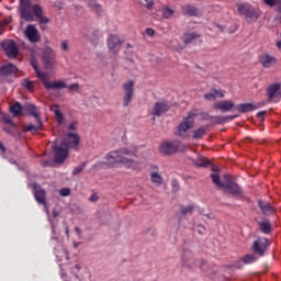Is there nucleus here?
Returning a JSON list of instances; mask_svg holds the SVG:
<instances>
[{
  "mask_svg": "<svg viewBox=\"0 0 281 281\" xmlns=\"http://www.w3.org/2000/svg\"><path fill=\"white\" fill-rule=\"evenodd\" d=\"M137 158V147H122L116 150H112L105 155V160L109 166H115L116 164H122L125 168H131L132 170H139L142 164L146 161V158L136 160Z\"/></svg>",
  "mask_w": 281,
  "mask_h": 281,
  "instance_id": "obj_1",
  "label": "nucleus"
},
{
  "mask_svg": "<svg viewBox=\"0 0 281 281\" xmlns=\"http://www.w3.org/2000/svg\"><path fill=\"white\" fill-rule=\"evenodd\" d=\"M79 144L80 136L71 132L67 134V137L64 138L60 144L54 142L52 148L55 164H65V160L69 157V148H78Z\"/></svg>",
  "mask_w": 281,
  "mask_h": 281,
  "instance_id": "obj_2",
  "label": "nucleus"
},
{
  "mask_svg": "<svg viewBox=\"0 0 281 281\" xmlns=\"http://www.w3.org/2000/svg\"><path fill=\"white\" fill-rule=\"evenodd\" d=\"M20 19L23 21H34L36 16L41 25H47L49 18L43 14V7L41 4H33L31 0H20Z\"/></svg>",
  "mask_w": 281,
  "mask_h": 281,
  "instance_id": "obj_3",
  "label": "nucleus"
},
{
  "mask_svg": "<svg viewBox=\"0 0 281 281\" xmlns=\"http://www.w3.org/2000/svg\"><path fill=\"white\" fill-rule=\"evenodd\" d=\"M211 179L214 186H216L220 189L227 190L228 194H232L233 196H243V188L236 181L232 179V176L224 175V180L221 181V176L218 175V171H215L211 173Z\"/></svg>",
  "mask_w": 281,
  "mask_h": 281,
  "instance_id": "obj_4",
  "label": "nucleus"
},
{
  "mask_svg": "<svg viewBox=\"0 0 281 281\" xmlns=\"http://www.w3.org/2000/svg\"><path fill=\"white\" fill-rule=\"evenodd\" d=\"M194 117H196V113H188L187 117H184V120L178 125V137H182V139H188V137H190V135H188V131H190V128H194Z\"/></svg>",
  "mask_w": 281,
  "mask_h": 281,
  "instance_id": "obj_5",
  "label": "nucleus"
},
{
  "mask_svg": "<svg viewBox=\"0 0 281 281\" xmlns=\"http://www.w3.org/2000/svg\"><path fill=\"white\" fill-rule=\"evenodd\" d=\"M186 150V145L179 140L164 142L160 145V153L162 155H175V153H183Z\"/></svg>",
  "mask_w": 281,
  "mask_h": 281,
  "instance_id": "obj_6",
  "label": "nucleus"
},
{
  "mask_svg": "<svg viewBox=\"0 0 281 281\" xmlns=\"http://www.w3.org/2000/svg\"><path fill=\"white\" fill-rule=\"evenodd\" d=\"M238 13L245 16L248 23H255L258 21V11L249 3L237 4Z\"/></svg>",
  "mask_w": 281,
  "mask_h": 281,
  "instance_id": "obj_7",
  "label": "nucleus"
},
{
  "mask_svg": "<svg viewBox=\"0 0 281 281\" xmlns=\"http://www.w3.org/2000/svg\"><path fill=\"white\" fill-rule=\"evenodd\" d=\"M45 69H54L56 66V52L52 47H45L42 53Z\"/></svg>",
  "mask_w": 281,
  "mask_h": 281,
  "instance_id": "obj_8",
  "label": "nucleus"
},
{
  "mask_svg": "<svg viewBox=\"0 0 281 281\" xmlns=\"http://www.w3.org/2000/svg\"><path fill=\"white\" fill-rule=\"evenodd\" d=\"M123 106L126 108L133 102V95L135 94V82L128 80L123 83Z\"/></svg>",
  "mask_w": 281,
  "mask_h": 281,
  "instance_id": "obj_9",
  "label": "nucleus"
},
{
  "mask_svg": "<svg viewBox=\"0 0 281 281\" xmlns=\"http://www.w3.org/2000/svg\"><path fill=\"white\" fill-rule=\"evenodd\" d=\"M0 45L8 58H16V56H19V46L13 40L3 41Z\"/></svg>",
  "mask_w": 281,
  "mask_h": 281,
  "instance_id": "obj_10",
  "label": "nucleus"
},
{
  "mask_svg": "<svg viewBox=\"0 0 281 281\" xmlns=\"http://www.w3.org/2000/svg\"><path fill=\"white\" fill-rule=\"evenodd\" d=\"M24 36L30 41V43H38V41H41V33H38L36 25L33 24H29L25 27Z\"/></svg>",
  "mask_w": 281,
  "mask_h": 281,
  "instance_id": "obj_11",
  "label": "nucleus"
},
{
  "mask_svg": "<svg viewBox=\"0 0 281 281\" xmlns=\"http://www.w3.org/2000/svg\"><path fill=\"white\" fill-rule=\"evenodd\" d=\"M269 239L267 238H258L254 241L252 251L258 254V256H265V251H267V247H269Z\"/></svg>",
  "mask_w": 281,
  "mask_h": 281,
  "instance_id": "obj_12",
  "label": "nucleus"
},
{
  "mask_svg": "<svg viewBox=\"0 0 281 281\" xmlns=\"http://www.w3.org/2000/svg\"><path fill=\"white\" fill-rule=\"evenodd\" d=\"M32 188L34 192V198L37 201V203H40L41 205H47L46 193L44 189L41 188V186H38V183L36 182L32 184Z\"/></svg>",
  "mask_w": 281,
  "mask_h": 281,
  "instance_id": "obj_13",
  "label": "nucleus"
},
{
  "mask_svg": "<svg viewBox=\"0 0 281 281\" xmlns=\"http://www.w3.org/2000/svg\"><path fill=\"white\" fill-rule=\"evenodd\" d=\"M259 63L263 69H271V67H276V65H278V58L269 54H263L259 57Z\"/></svg>",
  "mask_w": 281,
  "mask_h": 281,
  "instance_id": "obj_14",
  "label": "nucleus"
},
{
  "mask_svg": "<svg viewBox=\"0 0 281 281\" xmlns=\"http://www.w3.org/2000/svg\"><path fill=\"white\" fill-rule=\"evenodd\" d=\"M108 47L110 52L117 54V52H120V47H122V40H120L117 35H110L108 38Z\"/></svg>",
  "mask_w": 281,
  "mask_h": 281,
  "instance_id": "obj_15",
  "label": "nucleus"
},
{
  "mask_svg": "<svg viewBox=\"0 0 281 281\" xmlns=\"http://www.w3.org/2000/svg\"><path fill=\"white\" fill-rule=\"evenodd\" d=\"M258 207L265 216H272V214H276V207L271 205V203L267 201H259L258 202Z\"/></svg>",
  "mask_w": 281,
  "mask_h": 281,
  "instance_id": "obj_16",
  "label": "nucleus"
},
{
  "mask_svg": "<svg viewBox=\"0 0 281 281\" xmlns=\"http://www.w3.org/2000/svg\"><path fill=\"white\" fill-rule=\"evenodd\" d=\"M267 95L269 100H276L277 95H281V85L280 83L270 85L267 89Z\"/></svg>",
  "mask_w": 281,
  "mask_h": 281,
  "instance_id": "obj_17",
  "label": "nucleus"
},
{
  "mask_svg": "<svg viewBox=\"0 0 281 281\" xmlns=\"http://www.w3.org/2000/svg\"><path fill=\"white\" fill-rule=\"evenodd\" d=\"M214 109H217V111H222V113H227L234 109V102L228 101V100L222 101V102H216L214 104Z\"/></svg>",
  "mask_w": 281,
  "mask_h": 281,
  "instance_id": "obj_18",
  "label": "nucleus"
},
{
  "mask_svg": "<svg viewBox=\"0 0 281 281\" xmlns=\"http://www.w3.org/2000/svg\"><path fill=\"white\" fill-rule=\"evenodd\" d=\"M167 112H168V103L157 102L154 105L153 115H156L157 117H159V116L164 115V113H167Z\"/></svg>",
  "mask_w": 281,
  "mask_h": 281,
  "instance_id": "obj_19",
  "label": "nucleus"
},
{
  "mask_svg": "<svg viewBox=\"0 0 281 281\" xmlns=\"http://www.w3.org/2000/svg\"><path fill=\"white\" fill-rule=\"evenodd\" d=\"M182 10V14L184 16H198L199 15V10L196 9V7L192 5V4H184L181 7Z\"/></svg>",
  "mask_w": 281,
  "mask_h": 281,
  "instance_id": "obj_20",
  "label": "nucleus"
},
{
  "mask_svg": "<svg viewBox=\"0 0 281 281\" xmlns=\"http://www.w3.org/2000/svg\"><path fill=\"white\" fill-rule=\"evenodd\" d=\"M36 125L34 124H26L24 125V132L25 133H38V131L43 130V121L41 119H35Z\"/></svg>",
  "mask_w": 281,
  "mask_h": 281,
  "instance_id": "obj_21",
  "label": "nucleus"
},
{
  "mask_svg": "<svg viewBox=\"0 0 281 281\" xmlns=\"http://www.w3.org/2000/svg\"><path fill=\"white\" fill-rule=\"evenodd\" d=\"M45 89H67V82L55 80L45 82Z\"/></svg>",
  "mask_w": 281,
  "mask_h": 281,
  "instance_id": "obj_22",
  "label": "nucleus"
},
{
  "mask_svg": "<svg viewBox=\"0 0 281 281\" xmlns=\"http://www.w3.org/2000/svg\"><path fill=\"white\" fill-rule=\"evenodd\" d=\"M205 100L214 102L216 98H225V94L221 90L212 89L211 92L204 94Z\"/></svg>",
  "mask_w": 281,
  "mask_h": 281,
  "instance_id": "obj_23",
  "label": "nucleus"
},
{
  "mask_svg": "<svg viewBox=\"0 0 281 281\" xmlns=\"http://www.w3.org/2000/svg\"><path fill=\"white\" fill-rule=\"evenodd\" d=\"M19 71V68L14 66L13 64H7L0 68V74L2 76H9V74H16Z\"/></svg>",
  "mask_w": 281,
  "mask_h": 281,
  "instance_id": "obj_24",
  "label": "nucleus"
},
{
  "mask_svg": "<svg viewBox=\"0 0 281 281\" xmlns=\"http://www.w3.org/2000/svg\"><path fill=\"white\" fill-rule=\"evenodd\" d=\"M237 111L239 113H251L255 109H258L254 103H241L237 105Z\"/></svg>",
  "mask_w": 281,
  "mask_h": 281,
  "instance_id": "obj_25",
  "label": "nucleus"
},
{
  "mask_svg": "<svg viewBox=\"0 0 281 281\" xmlns=\"http://www.w3.org/2000/svg\"><path fill=\"white\" fill-rule=\"evenodd\" d=\"M24 111L27 115H31L35 120H41V116L38 115V111L36 110V105L27 104L24 106Z\"/></svg>",
  "mask_w": 281,
  "mask_h": 281,
  "instance_id": "obj_26",
  "label": "nucleus"
},
{
  "mask_svg": "<svg viewBox=\"0 0 281 281\" xmlns=\"http://www.w3.org/2000/svg\"><path fill=\"white\" fill-rule=\"evenodd\" d=\"M191 261H192V252L184 250L182 252V267L192 269V266L190 265Z\"/></svg>",
  "mask_w": 281,
  "mask_h": 281,
  "instance_id": "obj_27",
  "label": "nucleus"
},
{
  "mask_svg": "<svg viewBox=\"0 0 281 281\" xmlns=\"http://www.w3.org/2000/svg\"><path fill=\"white\" fill-rule=\"evenodd\" d=\"M207 133V126H201L198 130L193 131V139H203Z\"/></svg>",
  "mask_w": 281,
  "mask_h": 281,
  "instance_id": "obj_28",
  "label": "nucleus"
},
{
  "mask_svg": "<svg viewBox=\"0 0 281 281\" xmlns=\"http://www.w3.org/2000/svg\"><path fill=\"white\" fill-rule=\"evenodd\" d=\"M194 38H199V34H196L195 32H191V33H186L183 35V43L184 45H190V43H192V41H194Z\"/></svg>",
  "mask_w": 281,
  "mask_h": 281,
  "instance_id": "obj_29",
  "label": "nucleus"
},
{
  "mask_svg": "<svg viewBox=\"0 0 281 281\" xmlns=\"http://www.w3.org/2000/svg\"><path fill=\"white\" fill-rule=\"evenodd\" d=\"M10 111L11 113H13L14 117H16L18 115H21V113H23V105L16 102L13 105H11Z\"/></svg>",
  "mask_w": 281,
  "mask_h": 281,
  "instance_id": "obj_30",
  "label": "nucleus"
},
{
  "mask_svg": "<svg viewBox=\"0 0 281 281\" xmlns=\"http://www.w3.org/2000/svg\"><path fill=\"white\" fill-rule=\"evenodd\" d=\"M259 227L263 234H271V222L269 221L260 222Z\"/></svg>",
  "mask_w": 281,
  "mask_h": 281,
  "instance_id": "obj_31",
  "label": "nucleus"
},
{
  "mask_svg": "<svg viewBox=\"0 0 281 281\" xmlns=\"http://www.w3.org/2000/svg\"><path fill=\"white\" fill-rule=\"evenodd\" d=\"M150 181H151V183H156L157 186H161V183H164V177H161V175H159L157 172H153L150 175Z\"/></svg>",
  "mask_w": 281,
  "mask_h": 281,
  "instance_id": "obj_32",
  "label": "nucleus"
},
{
  "mask_svg": "<svg viewBox=\"0 0 281 281\" xmlns=\"http://www.w3.org/2000/svg\"><path fill=\"white\" fill-rule=\"evenodd\" d=\"M35 74L38 80L42 81V85H44V87H45V82H49V80H47V72H43L41 71V69H38V70H35Z\"/></svg>",
  "mask_w": 281,
  "mask_h": 281,
  "instance_id": "obj_33",
  "label": "nucleus"
},
{
  "mask_svg": "<svg viewBox=\"0 0 281 281\" xmlns=\"http://www.w3.org/2000/svg\"><path fill=\"white\" fill-rule=\"evenodd\" d=\"M194 212V205L190 204L188 206H180V213L182 216H186V214H192Z\"/></svg>",
  "mask_w": 281,
  "mask_h": 281,
  "instance_id": "obj_34",
  "label": "nucleus"
},
{
  "mask_svg": "<svg viewBox=\"0 0 281 281\" xmlns=\"http://www.w3.org/2000/svg\"><path fill=\"white\" fill-rule=\"evenodd\" d=\"M258 258H256V255H246L243 257V262L245 265H254Z\"/></svg>",
  "mask_w": 281,
  "mask_h": 281,
  "instance_id": "obj_35",
  "label": "nucleus"
},
{
  "mask_svg": "<svg viewBox=\"0 0 281 281\" xmlns=\"http://www.w3.org/2000/svg\"><path fill=\"white\" fill-rule=\"evenodd\" d=\"M175 14V10H172L170 7H164L162 8V16L164 19H171V16Z\"/></svg>",
  "mask_w": 281,
  "mask_h": 281,
  "instance_id": "obj_36",
  "label": "nucleus"
},
{
  "mask_svg": "<svg viewBox=\"0 0 281 281\" xmlns=\"http://www.w3.org/2000/svg\"><path fill=\"white\" fill-rule=\"evenodd\" d=\"M194 164L198 168H205L210 166V160H207V158H199Z\"/></svg>",
  "mask_w": 281,
  "mask_h": 281,
  "instance_id": "obj_37",
  "label": "nucleus"
},
{
  "mask_svg": "<svg viewBox=\"0 0 281 281\" xmlns=\"http://www.w3.org/2000/svg\"><path fill=\"white\" fill-rule=\"evenodd\" d=\"M89 8H91L92 12H97V14H100V12H102V8L95 1H90Z\"/></svg>",
  "mask_w": 281,
  "mask_h": 281,
  "instance_id": "obj_38",
  "label": "nucleus"
},
{
  "mask_svg": "<svg viewBox=\"0 0 281 281\" xmlns=\"http://www.w3.org/2000/svg\"><path fill=\"white\" fill-rule=\"evenodd\" d=\"M22 86L24 87V89H27V91H32L34 89V82L30 79H24Z\"/></svg>",
  "mask_w": 281,
  "mask_h": 281,
  "instance_id": "obj_39",
  "label": "nucleus"
},
{
  "mask_svg": "<svg viewBox=\"0 0 281 281\" xmlns=\"http://www.w3.org/2000/svg\"><path fill=\"white\" fill-rule=\"evenodd\" d=\"M86 167H87V162H82L81 165L77 166L72 170V177H76V175H80V172H82V170H85Z\"/></svg>",
  "mask_w": 281,
  "mask_h": 281,
  "instance_id": "obj_40",
  "label": "nucleus"
},
{
  "mask_svg": "<svg viewBox=\"0 0 281 281\" xmlns=\"http://www.w3.org/2000/svg\"><path fill=\"white\" fill-rule=\"evenodd\" d=\"M55 115L59 124H63V122H65V116H63V112L60 110H56Z\"/></svg>",
  "mask_w": 281,
  "mask_h": 281,
  "instance_id": "obj_41",
  "label": "nucleus"
},
{
  "mask_svg": "<svg viewBox=\"0 0 281 281\" xmlns=\"http://www.w3.org/2000/svg\"><path fill=\"white\" fill-rule=\"evenodd\" d=\"M59 194H60V196H69V194H71V189L63 188L59 190Z\"/></svg>",
  "mask_w": 281,
  "mask_h": 281,
  "instance_id": "obj_42",
  "label": "nucleus"
},
{
  "mask_svg": "<svg viewBox=\"0 0 281 281\" xmlns=\"http://www.w3.org/2000/svg\"><path fill=\"white\" fill-rule=\"evenodd\" d=\"M212 122L214 124H223V122H225V117H223V116H213Z\"/></svg>",
  "mask_w": 281,
  "mask_h": 281,
  "instance_id": "obj_43",
  "label": "nucleus"
},
{
  "mask_svg": "<svg viewBox=\"0 0 281 281\" xmlns=\"http://www.w3.org/2000/svg\"><path fill=\"white\" fill-rule=\"evenodd\" d=\"M66 89H68V91H78L80 89V85L78 83H72L70 86H67Z\"/></svg>",
  "mask_w": 281,
  "mask_h": 281,
  "instance_id": "obj_44",
  "label": "nucleus"
},
{
  "mask_svg": "<svg viewBox=\"0 0 281 281\" xmlns=\"http://www.w3.org/2000/svg\"><path fill=\"white\" fill-rule=\"evenodd\" d=\"M263 3H266V5H269L270 8H273V5L278 4V0H263Z\"/></svg>",
  "mask_w": 281,
  "mask_h": 281,
  "instance_id": "obj_45",
  "label": "nucleus"
},
{
  "mask_svg": "<svg viewBox=\"0 0 281 281\" xmlns=\"http://www.w3.org/2000/svg\"><path fill=\"white\" fill-rule=\"evenodd\" d=\"M76 128H78V123L77 121H72L69 126H68V130L69 131H76Z\"/></svg>",
  "mask_w": 281,
  "mask_h": 281,
  "instance_id": "obj_46",
  "label": "nucleus"
},
{
  "mask_svg": "<svg viewBox=\"0 0 281 281\" xmlns=\"http://www.w3.org/2000/svg\"><path fill=\"white\" fill-rule=\"evenodd\" d=\"M98 199H100V198L98 196V193H92V194L90 195V198H89V201H90L91 203H97Z\"/></svg>",
  "mask_w": 281,
  "mask_h": 281,
  "instance_id": "obj_47",
  "label": "nucleus"
},
{
  "mask_svg": "<svg viewBox=\"0 0 281 281\" xmlns=\"http://www.w3.org/2000/svg\"><path fill=\"white\" fill-rule=\"evenodd\" d=\"M61 49L63 52L69 50V44L67 43V41H61Z\"/></svg>",
  "mask_w": 281,
  "mask_h": 281,
  "instance_id": "obj_48",
  "label": "nucleus"
},
{
  "mask_svg": "<svg viewBox=\"0 0 281 281\" xmlns=\"http://www.w3.org/2000/svg\"><path fill=\"white\" fill-rule=\"evenodd\" d=\"M147 10H151L153 5H155V1L153 0H145Z\"/></svg>",
  "mask_w": 281,
  "mask_h": 281,
  "instance_id": "obj_49",
  "label": "nucleus"
},
{
  "mask_svg": "<svg viewBox=\"0 0 281 281\" xmlns=\"http://www.w3.org/2000/svg\"><path fill=\"white\" fill-rule=\"evenodd\" d=\"M31 66L33 67L34 71H38V64L36 63V60L32 59Z\"/></svg>",
  "mask_w": 281,
  "mask_h": 281,
  "instance_id": "obj_50",
  "label": "nucleus"
},
{
  "mask_svg": "<svg viewBox=\"0 0 281 281\" xmlns=\"http://www.w3.org/2000/svg\"><path fill=\"white\" fill-rule=\"evenodd\" d=\"M147 36H155V30L153 29H146Z\"/></svg>",
  "mask_w": 281,
  "mask_h": 281,
  "instance_id": "obj_51",
  "label": "nucleus"
},
{
  "mask_svg": "<svg viewBox=\"0 0 281 281\" xmlns=\"http://www.w3.org/2000/svg\"><path fill=\"white\" fill-rule=\"evenodd\" d=\"M198 234H205V228L203 226H198L196 228Z\"/></svg>",
  "mask_w": 281,
  "mask_h": 281,
  "instance_id": "obj_52",
  "label": "nucleus"
},
{
  "mask_svg": "<svg viewBox=\"0 0 281 281\" xmlns=\"http://www.w3.org/2000/svg\"><path fill=\"white\" fill-rule=\"evenodd\" d=\"M265 115H267V112L265 111H260L257 113V117H265Z\"/></svg>",
  "mask_w": 281,
  "mask_h": 281,
  "instance_id": "obj_53",
  "label": "nucleus"
},
{
  "mask_svg": "<svg viewBox=\"0 0 281 281\" xmlns=\"http://www.w3.org/2000/svg\"><path fill=\"white\" fill-rule=\"evenodd\" d=\"M94 166H95L97 168L100 167V166H106V162L100 161V162H97Z\"/></svg>",
  "mask_w": 281,
  "mask_h": 281,
  "instance_id": "obj_54",
  "label": "nucleus"
},
{
  "mask_svg": "<svg viewBox=\"0 0 281 281\" xmlns=\"http://www.w3.org/2000/svg\"><path fill=\"white\" fill-rule=\"evenodd\" d=\"M0 150H2V153H5V147L1 143H0Z\"/></svg>",
  "mask_w": 281,
  "mask_h": 281,
  "instance_id": "obj_55",
  "label": "nucleus"
},
{
  "mask_svg": "<svg viewBox=\"0 0 281 281\" xmlns=\"http://www.w3.org/2000/svg\"><path fill=\"white\" fill-rule=\"evenodd\" d=\"M277 47H278V49H281V41L277 42Z\"/></svg>",
  "mask_w": 281,
  "mask_h": 281,
  "instance_id": "obj_56",
  "label": "nucleus"
},
{
  "mask_svg": "<svg viewBox=\"0 0 281 281\" xmlns=\"http://www.w3.org/2000/svg\"><path fill=\"white\" fill-rule=\"evenodd\" d=\"M75 232H77L78 236H80V228L79 227H76Z\"/></svg>",
  "mask_w": 281,
  "mask_h": 281,
  "instance_id": "obj_57",
  "label": "nucleus"
},
{
  "mask_svg": "<svg viewBox=\"0 0 281 281\" xmlns=\"http://www.w3.org/2000/svg\"><path fill=\"white\" fill-rule=\"evenodd\" d=\"M75 268H77L78 271H80V265H76Z\"/></svg>",
  "mask_w": 281,
  "mask_h": 281,
  "instance_id": "obj_58",
  "label": "nucleus"
},
{
  "mask_svg": "<svg viewBox=\"0 0 281 281\" xmlns=\"http://www.w3.org/2000/svg\"><path fill=\"white\" fill-rule=\"evenodd\" d=\"M235 117H238V115L231 116V120H235Z\"/></svg>",
  "mask_w": 281,
  "mask_h": 281,
  "instance_id": "obj_59",
  "label": "nucleus"
},
{
  "mask_svg": "<svg viewBox=\"0 0 281 281\" xmlns=\"http://www.w3.org/2000/svg\"><path fill=\"white\" fill-rule=\"evenodd\" d=\"M153 169H154V170H158V167H157V166H153Z\"/></svg>",
  "mask_w": 281,
  "mask_h": 281,
  "instance_id": "obj_60",
  "label": "nucleus"
},
{
  "mask_svg": "<svg viewBox=\"0 0 281 281\" xmlns=\"http://www.w3.org/2000/svg\"><path fill=\"white\" fill-rule=\"evenodd\" d=\"M66 234L69 236V228H66Z\"/></svg>",
  "mask_w": 281,
  "mask_h": 281,
  "instance_id": "obj_61",
  "label": "nucleus"
},
{
  "mask_svg": "<svg viewBox=\"0 0 281 281\" xmlns=\"http://www.w3.org/2000/svg\"><path fill=\"white\" fill-rule=\"evenodd\" d=\"M97 34H98V36H100V32L99 31H97Z\"/></svg>",
  "mask_w": 281,
  "mask_h": 281,
  "instance_id": "obj_62",
  "label": "nucleus"
},
{
  "mask_svg": "<svg viewBox=\"0 0 281 281\" xmlns=\"http://www.w3.org/2000/svg\"><path fill=\"white\" fill-rule=\"evenodd\" d=\"M90 41H93V38H90Z\"/></svg>",
  "mask_w": 281,
  "mask_h": 281,
  "instance_id": "obj_63",
  "label": "nucleus"
}]
</instances>
